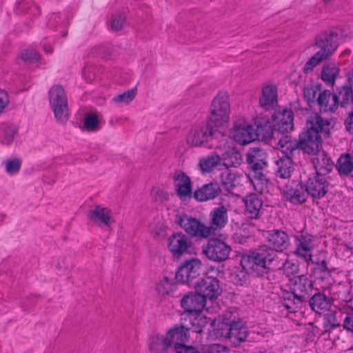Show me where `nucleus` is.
Listing matches in <instances>:
<instances>
[{
    "instance_id": "54",
    "label": "nucleus",
    "mask_w": 353,
    "mask_h": 353,
    "mask_svg": "<svg viewBox=\"0 0 353 353\" xmlns=\"http://www.w3.org/2000/svg\"><path fill=\"white\" fill-rule=\"evenodd\" d=\"M4 164L6 172L10 175H14L19 172L21 162L20 160L14 159L6 161Z\"/></svg>"
},
{
    "instance_id": "44",
    "label": "nucleus",
    "mask_w": 353,
    "mask_h": 353,
    "mask_svg": "<svg viewBox=\"0 0 353 353\" xmlns=\"http://www.w3.org/2000/svg\"><path fill=\"white\" fill-rule=\"evenodd\" d=\"M189 319L191 324V329L195 332H201L205 327L210 317H207L203 313L198 312L197 314H192L189 315Z\"/></svg>"
},
{
    "instance_id": "60",
    "label": "nucleus",
    "mask_w": 353,
    "mask_h": 353,
    "mask_svg": "<svg viewBox=\"0 0 353 353\" xmlns=\"http://www.w3.org/2000/svg\"><path fill=\"white\" fill-rule=\"evenodd\" d=\"M209 352V347L207 352ZM176 353H199L198 351L192 346L182 345L176 349Z\"/></svg>"
},
{
    "instance_id": "21",
    "label": "nucleus",
    "mask_w": 353,
    "mask_h": 353,
    "mask_svg": "<svg viewBox=\"0 0 353 353\" xmlns=\"http://www.w3.org/2000/svg\"><path fill=\"white\" fill-rule=\"evenodd\" d=\"M259 105L265 110L273 109L278 103L277 88L273 84H265L261 88L259 99Z\"/></svg>"
},
{
    "instance_id": "33",
    "label": "nucleus",
    "mask_w": 353,
    "mask_h": 353,
    "mask_svg": "<svg viewBox=\"0 0 353 353\" xmlns=\"http://www.w3.org/2000/svg\"><path fill=\"white\" fill-rule=\"evenodd\" d=\"M148 347L152 353H164L171 345L166 334H157L150 337Z\"/></svg>"
},
{
    "instance_id": "31",
    "label": "nucleus",
    "mask_w": 353,
    "mask_h": 353,
    "mask_svg": "<svg viewBox=\"0 0 353 353\" xmlns=\"http://www.w3.org/2000/svg\"><path fill=\"white\" fill-rule=\"evenodd\" d=\"M188 329L183 327H176L170 329L167 333V337L170 341V344L172 346L174 345L175 349L184 345L183 343L188 341Z\"/></svg>"
},
{
    "instance_id": "40",
    "label": "nucleus",
    "mask_w": 353,
    "mask_h": 353,
    "mask_svg": "<svg viewBox=\"0 0 353 353\" xmlns=\"http://www.w3.org/2000/svg\"><path fill=\"white\" fill-rule=\"evenodd\" d=\"M277 170L276 175L281 179H288L293 170L292 160L290 157L283 156L276 162Z\"/></svg>"
},
{
    "instance_id": "24",
    "label": "nucleus",
    "mask_w": 353,
    "mask_h": 353,
    "mask_svg": "<svg viewBox=\"0 0 353 353\" xmlns=\"http://www.w3.org/2000/svg\"><path fill=\"white\" fill-rule=\"evenodd\" d=\"M90 219L99 225L110 226L115 222L111 210L100 205L95 206L90 211Z\"/></svg>"
},
{
    "instance_id": "42",
    "label": "nucleus",
    "mask_w": 353,
    "mask_h": 353,
    "mask_svg": "<svg viewBox=\"0 0 353 353\" xmlns=\"http://www.w3.org/2000/svg\"><path fill=\"white\" fill-rule=\"evenodd\" d=\"M311 308L316 313H321L330 308V300L322 294H314L310 300Z\"/></svg>"
},
{
    "instance_id": "62",
    "label": "nucleus",
    "mask_w": 353,
    "mask_h": 353,
    "mask_svg": "<svg viewBox=\"0 0 353 353\" xmlns=\"http://www.w3.org/2000/svg\"><path fill=\"white\" fill-rule=\"evenodd\" d=\"M345 124L346 129L350 132H353V112L348 115L345 120Z\"/></svg>"
},
{
    "instance_id": "48",
    "label": "nucleus",
    "mask_w": 353,
    "mask_h": 353,
    "mask_svg": "<svg viewBox=\"0 0 353 353\" xmlns=\"http://www.w3.org/2000/svg\"><path fill=\"white\" fill-rule=\"evenodd\" d=\"M339 173L347 174L353 171V156L345 154L340 157L336 164Z\"/></svg>"
},
{
    "instance_id": "26",
    "label": "nucleus",
    "mask_w": 353,
    "mask_h": 353,
    "mask_svg": "<svg viewBox=\"0 0 353 353\" xmlns=\"http://www.w3.org/2000/svg\"><path fill=\"white\" fill-rule=\"evenodd\" d=\"M221 192L218 183L212 182L202 185L194 192L193 197L198 201H206L216 197Z\"/></svg>"
},
{
    "instance_id": "51",
    "label": "nucleus",
    "mask_w": 353,
    "mask_h": 353,
    "mask_svg": "<svg viewBox=\"0 0 353 353\" xmlns=\"http://www.w3.org/2000/svg\"><path fill=\"white\" fill-rule=\"evenodd\" d=\"M257 137L261 136L263 139H268L272 137L273 134V129L271 123L268 121H264V123H256Z\"/></svg>"
},
{
    "instance_id": "16",
    "label": "nucleus",
    "mask_w": 353,
    "mask_h": 353,
    "mask_svg": "<svg viewBox=\"0 0 353 353\" xmlns=\"http://www.w3.org/2000/svg\"><path fill=\"white\" fill-rule=\"evenodd\" d=\"M191 246L190 239L182 232H175L168 237L167 248L174 257H181Z\"/></svg>"
},
{
    "instance_id": "22",
    "label": "nucleus",
    "mask_w": 353,
    "mask_h": 353,
    "mask_svg": "<svg viewBox=\"0 0 353 353\" xmlns=\"http://www.w3.org/2000/svg\"><path fill=\"white\" fill-rule=\"evenodd\" d=\"M328 184L324 176L316 175L310 178L305 186L307 194L314 199H319L325 196L327 192Z\"/></svg>"
},
{
    "instance_id": "39",
    "label": "nucleus",
    "mask_w": 353,
    "mask_h": 353,
    "mask_svg": "<svg viewBox=\"0 0 353 353\" xmlns=\"http://www.w3.org/2000/svg\"><path fill=\"white\" fill-rule=\"evenodd\" d=\"M176 283L172 278L163 276L156 283L155 289L161 296L171 295L176 292Z\"/></svg>"
},
{
    "instance_id": "35",
    "label": "nucleus",
    "mask_w": 353,
    "mask_h": 353,
    "mask_svg": "<svg viewBox=\"0 0 353 353\" xmlns=\"http://www.w3.org/2000/svg\"><path fill=\"white\" fill-rule=\"evenodd\" d=\"M339 66L334 62L326 63L323 65L321 77L327 85L333 86L340 74Z\"/></svg>"
},
{
    "instance_id": "57",
    "label": "nucleus",
    "mask_w": 353,
    "mask_h": 353,
    "mask_svg": "<svg viewBox=\"0 0 353 353\" xmlns=\"http://www.w3.org/2000/svg\"><path fill=\"white\" fill-rule=\"evenodd\" d=\"M335 0H323V3L318 7L317 13H323L330 12L333 8Z\"/></svg>"
},
{
    "instance_id": "52",
    "label": "nucleus",
    "mask_w": 353,
    "mask_h": 353,
    "mask_svg": "<svg viewBox=\"0 0 353 353\" xmlns=\"http://www.w3.org/2000/svg\"><path fill=\"white\" fill-rule=\"evenodd\" d=\"M125 23V16L123 14H112L109 20V26L113 30H120Z\"/></svg>"
},
{
    "instance_id": "38",
    "label": "nucleus",
    "mask_w": 353,
    "mask_h": 353,
    "mask_svg": "<svg viewBox=\"0 0 353 353\" xmlns=\"http://www.w3.org/2000/svg\"><path fill=\"white\" fill-rule=\"evenodd\" d=\"M103 124L104 121L101 114L90 112L84 117L83 129L88 132H96L99 130Z\"/></svg>"
},
{
    "instance_id": "37",
    "label": "nucleus",
    "mask_w": 353,
    "mask_h": 353,
    "mask_svg": "<svg viewBox=\"0 0 353 353\" xmlns=\"http://www.w3.org/2000/svg\"><path fill=\"white\" fill-rule=\"evenodd\" d=\"M220 153L216 150L215 153L200 159L199 166L203 172H210L214 168L222 169V163Z\"/></svg>"
},
{
    "instance_id": "61",
    "label": "nucleus",
    "mask_w": 353,
    "mask_h": 353,
    "mask_svg": "<svg viewBox=\"0 0 353 353\" xmlns=\"http://www.w3.org/2000/svg\"><path fill=\"white\" fill-rule=\"evenodd\" d=\"M226 350V348L219 344H213L209 346V352L208 353H224Z\"/></svg>"
},
{
    "instance_id": "43",
    "label": "nucleus",
    "mask_w": 353,
    "mask_h": 353,
    "mask_svg": "<svg viewBox=\"0 0 353 353\" xmlns=\"http://www.w3.org/2000/svg\"><path fill=\"white\" fill-rule=\"evenodd\" d=\"M149 231L155 239L164 238L168 234L169 227L162 219L154 220L149 224Z\"/></svg>"
},
{
    "instance_id": "50",
    "label": "nucleus",
    "mask_w": 353,
    "mask_h": 353,
    "mask_svg": "<svg viewBox=\"0 0 353 353\" xmlns=\"http://www.w3.org/2000/svg\"><path fill=\"white\" fill-rule=\"evenodd\" d=\"M343 314L341 312H330L325 315V324L326 327L334 328L339 327L341 324V321H343Z\"/></svg>"
},
{
    "instance_id": "41",
    "label": "nucleus",
    "mask_w": 353,
    "mask_h": 353,
    "mask_svg": "<svg viewBox=\"0 0 353 353\" xmlns=\"http://www.w3.org/2000/svg\"><path fill=\"white\" fill-rule=\"evenodd\" d=\"M14 10L18 14L30 13L33 16L40 14L39 8L32 0H17L15 3Z\"/></svg>"
},
{
    "instance_id": "46",
    "label": "nucleus",
    "mask_w": 353,
    "mask_h": 353,
    "mask_svg": "<svg viewBox=\"0 0 353 353\" xmlns=\"http://www.w3.org/2000/svg\"><path fill=\"white\" fill-rule=\"evenodd\" d=\"M241 176L236 172L227 170L221 174V181L222 185L228 190H230L236 186L241 181Z\"/></svg>"
},
{
    "instance_id": "15",
    "label": "nucleus",
    "mask_w": 353,
    "mask_h": 353,
    "mask_svg": "<svg viewBox=\"0 0 353 353\" xmlns=\"http://www.w3.org/2000/svg\"><path fill=\"white\" fill-rule=\"evenodd\" d=\"M194 288L197 293L204 297L205 300L217 299L222 291L219 281L210 276H206L198 280Z\"/></svg>"
},
{
    "instance_id": "9",
    "label": "nucleus",
    "mask_w": 353,
    "mask_h": 353,
    "mask_svg": "<svg viewBox=\"0 0 353 353\" xmlns=\"http://www.w3.org/2000/svg\"><path fill=\"white\" fill-rule=\"evenodd\" d=\"M203 270V263L197 258H191L183 261L179 265L174 279L176 283L190 285Z\"/></svg>"
},
{
    "instance_id": "20",
    "label": "nucleus",
    "mask_w": 353,
    "mask_h": 353,
    "mask_svg": "<svg viewBox=\"0 0 353 353\" xmlns=\"http://www.w3.org/2000/svg\"><path fill=\"white\" fill-rule=\"evenodd\" d=\"M210 217V236L214 231L222 230L228 223V209L223 206L214 208L209 214Z\"/></svg>"
},
{
    "instance_id": "36",
    "label": "nucleus",
    "mask_w": 353,
    "mask_h": 353,
    "mask_svg": "<svg viewBox=\"0 0 353 353\" xmlns=\"http://www.w3.org/2000/svg\"><path fill=\"white\" fill-rule=\"evenodd\" d=\"M264 152L259 148L250 150L248 154V161L251 164L252 171L249 174L263 173L262 170L266 166L265 161L259 158L264 156Z\"/></svg>"
},
{
    "instance_id": "14",
    "label": "nucleus",
    "mask_w": 353,
    "mask_h": 353,
    "mask_svg": "<svg viewBox=\"0 0 353 353\" xmlns=\"http://www.w3.org/2000/svg\"><path fill=\"white\" fill-rule=\"evenodd\" d=\"M214 150L220 153L223 168L236 167L242 162L241 154L228 144L225 134Z\"/></svg>"
},
{
    "instance_id": "2",
    "label": "nucleus",
    "mask_w": 353,
    "mask_h": 353,
    "mask_svg": "<svg viewBox=\"0 0 353 353\" xmlns=\"http://www.w3.org/2000/svg\"><path fill=\"white\" fill-rule=\"evenodd\" d=\"M276 253L272 250H263L251 254L244 255L241 265L244 271L254 276H262L268 270L279 268L276 263Z\"/></svg>"
},
{
    "instance_id": "28",
    "label": "nucleus",
    "mask_w": 353,
    "mask_h": 353,
    "mask_svg": "<svg viewBox=\"0 0 353 353\" xmlns=\"http://www.w3.org/2000/svg\"><path fill=\"white\" fill-rule=\"evenodd\" d=\"M283 192L286 199L294 204L305 202L307 194L305 188L297 183H293L292 186L287 185Z\"/></svg>"
},
{
    "instance_id": "17",
    "label": "nucleus",
    "mask_w": 353,
    "mask_h": 353,
    "mask_svg": "<svg viewBox=\"0 0 353 353\" xmlns=\"http://www.w3.org/2000/svg\"><path fill=\"white\" fill-rule=\"evenodd\" d=\"M174 190L177 196L183 203H188L193 197L192 181L183 172H176L173 177Z\"/></svg>"
},
{
    "instance_id": "3",
    "label": "nucleus",
    "mask_w": 353,
    "mask_h": 353,
    "mask_svg": "<svg viewBox=\"0 0 353 353\" xmlns=\"http://www.w3.org/2000/svg\"><path fill=\"white\" fill-rule=\"evenodd\" d=\"M224 134V130L217 129L207 121L206 123L194 125L190 129L186 143L190 147L214 149Z\"/></svg>"
},
{
    "instance_id": "30",
    "label": "nucleus",
    "mask_w": 353,
    "mask_h": 353,
    "mask_svg": "<svg viewBox=\"0 0 353 353\" xmlns=\"http://www.w3.org/2000/svg\"><path fill=\"white\" fill-rule=\"evenodd\" d=\"M317 102L320 109L324 112H334L338 108V97L329 90L319 92Z\"/></svg>"
},
{
    "instance_id": "25",
    "label": "nucleus",
    "mask_w": 353,
    "mask_h": 353,
    "mask_svg": "<svg viewBox=\"0 0 353 353\" xmlns=\"http://www.w3.org/2000/svg\"><path fill=\"white\" fill-rule=\"evenodd\" d=\"M312 162L316 171L317 175L324 176L332 170L334 163L324 151H320L314 154Z\"/></svg>"
},
{
    "instance_id": "34",
    "label": "nucleus",
    "mask_w": 353,
    "mask_h": 353,
    "mask_svg": "<svg viewBox=\"0 0 353 353\" xmlns=\"http://www.w3.org/2000/svg\"><path fill=\"white\" fill-rule=\"evenodd\" d=\"M247 178L254 190L260 193L268 192L272 188V183L263 173L249 174Z\"/></svg>"
},
{
    "instance_id": "59",
    "label": "nucleus",
    "mask_w": 353,
    "mask_h": 353,
    "mask_svg": "<svg viewBox=\"0 0 353 353\" xmlns=\"http://www.w3.org/2000/svg\"><path fill=\"white\" fill-rule=\"evenodd\" d=\"M343 327L345 329L353 332V312L346 314L343 318Z\"/></svg>"
},
{
    "instance_id": "49",
    "label": "nucleus",
    "mask_w": 353,
    "mask_h": 353,
    "mask_svg": "<svg viewBox=\"0 0 353 353\" xmlns=\"http://www.w3.org/2000/svg\"><path fill=\"white\" fill-rule=\"evenodd\" d=\"M17 133V128L14 125H2L0 128V140L3 144H10Z\"/></svg>"
},
{
    "instance_id": "11",
    "label": "nucleus",
    "mask_w": 353,
    "mask_h": 353,
    "mask_svg": "<svg viewBox=\"0 0 353 353\" xmlns=\"http://www.w3.org/2000/svg\"><path fill=\"white\" fill-rule=\"evenodd\" d=\"M231 137L236 143L247 145L257 139V132L245 118L241 117L235 121Z\"/></svg>"
},
{
    "instance_id": "5",
    "label": "nucleus",
    "mask_w": 353,
    "mask_h": 353,
    "mask_svg": "<svg viewBox=\"0 0 353 353\" xmlns=\"http://www.w3.org/2000/svg\"><path fill=\"white\" fill-rule=\"evenodd\" d=\"M316 46L320 48L303 67V72L308 73L318 65L322 61L327 59L338 47L337 35L334 33H323L316 38Z\"/></svg>"
},
{
    "instance_id": "56",
    "label": "nucleus",
    "mask_w": 353,
    "mask_h": 353,
    "mask_svg": "<svg viewBox=\"0 0 353 353\" xmlns=\"http://www.w3.org/2000/svg\"><path fill=\"white\" fill-rule=\"evenodd\" d=\"M276 263L279 265V268H276L275 270L283 269L284 272H285L288 274L292 273L293 272L296 271L297 269L296 265L291 262H289L287 261L285 262H283V261L280 262L278 261V259L276 258Z\"/></svg>"
},
{
    "instance_id": "8",
    "label": "nucleus",
    "mask_w": 353,
    "mask_h": 353,
    "mask_svg": "<svg viewBox=\"0 0 353 353\" xmlns=\"http://www.w3.org/2000/svg\"><path fill=\"white\" fill-rule=\"evenodd\" d=\"M48 99L56 120L60 123H65L69 119V110L64 88L59 85H53L48 92Z\"/></svg>"
},
{
    "instance_id": "4",
    "label": "nucleus",
    "mask_w": 353,
    "mask_h": 353,
    "mask_svg": "<svg viewBox=\"0 0 353 353\" xmlns=\"http://www.w3.org/2000/svg\"><path fill=\"white\" fill-rule=\"evenodd\" d=\"M230 113L229 94L225 91H221L210 103L208 121L217 129L225 131L230 121Z\"/></svg>"
},
{
    "instance_id": "12",
    "label": "nucleus",
    "mask_w": 353,
    "mask_h": 353,
    "mask_svg": "<svg viewBox=\"0 0 353 353\" xmlns=\"http://www.w3.org/2000/svg\"><path fill=\"white\" fill-rule=\"evenodd\" d=\"M177 223L180 227L190 236L201 239L210 236V228L196 218L188 215L179 216Z\"/></svg>"
},
{
    "instance_id": "53",
    "label": "nucleus",
    "mask_w": 353,
    "mask_h": 353,
    "mask_svg": "<svg viewBox=\"0 0 353 353\" xmlns=\"http://www.w3.org/2000/svg\"><path fill=\"white\" fill-rule=\"evenodd\" d=\"M321 87L319 85H307L303 90L304 97L310 102H313L316 99L317 94L321 92L320 90Z\"/></svg>"
},
{
    "instance_id": "55",
    "label": "nucleus",
    "mask_w": 353,
    "mask_h": 353,
    "mask_svg": "<svg viewBox=\"0 0 353 353\" xmlns=\"http://www.w3.org/2000/svg\"><path fill=\"white\" fill-rule=\"evenodd\" d=\"M20 57L24 61L34 62L39 60L40 55L34 49L28 48L21 52Z\"/></svg>"
},
{
    "instance_id": "45",
    "label": "nucleus",
    "mask_w": 353,
    "mask_h": 353,
    "mask_svg": "<svg viewBox=\"0 0 353 353\" xmlns=\"http://www.w3.org/2000/svg\"><path fill=\"white\" fill-rule=\"evenodd\" d=\"M137 96V90H128L123 93L118 94L112 98L110 102L117 107H122L128 105Z\"/></svg>"
},
{
    "instance_id": "32",
    "label": "nucleus",
    "mask_w": 353,
    "mask_h": 353,
    "mask_svg": "<svg viewBox=\"0 0 353 353\" xmlns=\"http://www.w3.org/2000/svg\"><path fill=\"white\" fill-rule=\"evenodd\" d=\"M347 81L350 86H343L339 91L338 97V104L345 106L353 101V68L349 71L347 74Z\"/></svg>"
},
{
    "instance_id": "58",
    "label": "nucleus",
    "mask_w": 353,
    "mask_h": 353,
    "mask_svg": "<svg viewBox=\"0 0 353 353\" xmlns=\"http://www.w3.org/2000/svg\"><path fill=\"white\" fill-rule=\"evenodd\" d=\"M9 101L8 93L4 90L0 89V114L8 106Z\"/></svg>"
},
{
    "instance_id": "7",
    "label": "nucleus",
    "mask_w": 353,
    "mask_h": 353,
    "mask_svg": "<svg viewBox=\"0 0 353 353\" xmlns=\"http://www.w3.org/2000/svg\"><path fill=\"white\" fill-rule=\"evenodd\" d=\"M323 283V287L327 288L330 294L338 295L341 299H346L351 292V282L346 275L335 270L325 272Z\"/></svg>"
},
{
    "instance_id": "64",
    "label": "nucleus",
    "mask_w": 353,
    "mask_h": 353,
    "mask_svg": "<svg viewBox=\"0 0 353 353\" xmlns=\"http://www.w3.org/2000/svg\"><path fill=\"white\" fill-rule=\"evenodd\" d=\"M320 265H321V268H322V270H327V268L326 265V262L325 261H322Z\"/></svg>"
},
{
    "instance_id": "13",
    "label": "nucleus",
    "mask_w": 353,
    "mask_h": 353,
    "mask_svg": "<svg viewBox=\"0 0 353 353\" xmlns=\"http://www.w3.org/2000/svg\"><path fill=\"white\" fill-rule=\"evenodd\" d=\"M231 252V248L223 241L218 238H212L203 247V253L213 261H223L227 259Z\"/></svg>"
},
{
    "instance_id": "19",
    "label": "nucleus",
    "mask_w": 353,
    "mask_h": 353,
    "mask_svg": "<svg viewBox=\"0 0 353 353\" xmlns=\"http://www.w3.org/2000/svg\"><path fill=\"white\" fill-rule=\"evenodd\" d=\"M294 114L291 110L285 109L272 115L275 129L281 134L288 133L294 128Z\"/></svg>"
},
{
    "instance_id": "10",
    "label": "nucleus",
    "mask_w": 353,
    "mask_h": 353,
    "mask_svg": "<svg viewBox=\"0 0 353 353\" xmlns=\"http://www.w3.org/2000/svg\"><path fill=\"white\" fill-rule=\"evenodd\" d=\"M319 243V239L315 236L309 234H298L295 236L294 254L304 261L310 262Z\"/></svg>"
},
{
    "instance_id": "1",
    "label": "nucleus",
    "mask_w": 353,
    "mask_h": 353,
    "mask_svg": "<svg viewBox=\"0 0 353 353\" xmlns=\"http://www.w3.org/2000/svg\"><path fill=\"white\" fill-rule=\"evenodd\" d=\"M330 122L319 114L310 116L306 122V130L299 136V148L304 152L315 154L320 152L321 137L320 134H328Z\"/></svg>"
},
{
    "instance_id": "29",
    "label": "nucleus",
    "mask_w": 353,
    "mask_h": 353,
    "mask_svg": "<svg viewBox=\"0 0 353 353\" xmlns=\"http://www.w3.org/2000/svg\"><path fill=\"white\" fill-rule=\"evenodd\" d=\"M243 201L245 212L248 216L250 219H257L263 206L261 199L255 194H250L244 198Z\"/></svg>"
},
{
    "instance_id": "63",
    "label": "nucleus",
    "mask_w": 353,
    "mask_h": 353,
    "mask_svg": "<svg viewBox=\"0 0 353 353\" xmlns=\"http://www.w3.org/2000/svg\"><path fill=\"white\" fill-rule=\"evenodd\" d=\"M43 49H44V51L48 54H50L52 52V48L51 46H44Z\"/></svg>"
},
{
    "instance_id": "47",
    "label": "nucleus",
    "mask_w": 353,
    "mask_h": 353,
    "mask_svg": "<svg viewBox=\"0 0 353 353\" xmlns=\"http://www.w3.org/2000/svg\"><path fill=\"white\" fill-rule=\"evenodd\" d=\"M299 148V143L292 139L291 137L285 136L280 139L278 143V149L284 154L289 157V154L295 149Z\"/></svg>"
},
{
    "instance_id": "6",
    "label": "nucleus",
    "mask_w": 353,
    "mask_h": 353,
    "mask_svg": "<svg viewBox=\"0 0 353 353\" xmlns=\"http://www.w3.org/2000/svg\"><path fill=\"white\" fill-rule=\"evenodd\" d=\"M211 325L214 328V334L216 339H229L234 345L244 341L248 336L247 327L241 321L230 324L228 322H221L214 319Z\"/></svg>"
},
{
    "instance_id": "27",
    "label": "nucleus",
    "mask_w": 353,
    "mask_h": 353,
    "mask_svg": "<svg viewBox=\"0 0 353 353\" xmlns=\"http://www.w3.org/2000/svg\"><path fill=\"white\" fill-rule=\"evenodd\" d=\"M268 241L273 250L282 252L290 245L288 235L281 230H273L268 232Z\"/></svg>"
},
{
    "instance_id": "18",
    "label": "nucleus",
    "mask_w": 353,
    "mask_h": 353,
    "mask_svg": "<svg viewBox=\"0 0 353 353\" xmlns=\"http://www.w3.org/2000/svg\"><path fill=\"white\" fill-rule=\"evenodd\" d=\"M205 302L204 297L195 291V292H190L183 296L181 300V306L185 313L190 315L203 312Z\"/></svg>"
},
{
    "instance_id": "23",
    "label": "nucleus",
    "mask_w": 353,
    "mask_h": 353,
    "mask_svg": "<svg viewBox=\"0 0 353 353\" xmlns=\"http://www.w3.org/2000/svg\"><path fill=\"white\" fill-rule=\"evenodd\" d=\"M291 290L294 296L303 301L312 290V282L304 275L291 279Z\"/></svg>"
}]
</instances>
